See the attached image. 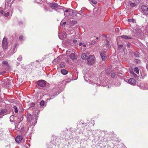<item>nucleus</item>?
<instances>
[{"label":"nucleus","instance_id":"nucleus-34","mask_svg":"<svg viewBox=\"0 0 148 148\" xmlns=\"http://www.w3.org/2000/svg\"><path fill=\"white\" fill-rule=\"evenodd\" d=\"M115 31L117 32H119V29L118 28H116L115 29Z\"/></svg>","mask_w":148,"mask_h":148},{"label":"nucleus","instance_id":"nucleus-26","mask_svg":"<svg viewBox=\"0 0 148 148\" xmlns=\"http://www.w3.org/2000/svg\"><path fill=\"white\" fill-rule=\"evenodd\" d=\"M134 54L135 56L136 57H138V53L137 52L134 53Z\"/></svg>","mask_w":148,"mask_h":148},{"label":"nucleus","instance_id":"nucleus-20","mask_svg":"<svg viewBox=\"0 0 148 148\" xmlns=\"http://www.w3.org/2000/svg\"><path fill=\"white\" fill-rule=\"evenodd\" d=\"M16 44H15L13 46V53H14L16 52V50H15V48L16 47Z\"/></svg>","mask_w":148,"mask_h":148},{"label":"nucleus","instance_id":"nucleus-30","mask_svg":"<svg viewBox=\"0 0 148 148\" xmlns=\"http://www.w3.org/2000/svg\"><path fill=\"white\" fill-rule=\"evenodd\" d=\"M23 38V36L22 35H21L20 36L19 39L20 40H21Z\"/></svg>","mask_w":148,"mask_h":148},{"label":"nucleus","instance_id":"nucleus-42","mask_svg":"<svg viewBox=\"0 0 148 148\" xmlns=\"http://www.w3.org/2000/svg\"><path fill=\"white\" fill-rule=\"evenodd\" d=\"M61 10H62V11H64V10H63V9H60ZM64 15H65V13H64Z\"/></svg>","mask_w":148,"mask_h":148},{"label":"nucleus","instance_id":"nucleus-4","mask_svg":"<svg viewBox=\"0 0 148 148\" xmlns=\"http://www.w3.org/2000/svg\"><path fill=\"white\" fill-rule=\"evenodd\" d=\"M106 51H102L101 52L100 56L103 60L105 61L107 60L106 54Z\"/></svg>","mask_w":148,"mask_h":148},{"label":"nucleus","instance_id":"nucleus-50","mask_svg":"<svg viewBox=\"0 0 148 148\" xmlns=\"http://www.w3.org/2000/svg\"><path fill=\"white\" fill-rule=\"evenodd\" d=\"M36 1H37V2H38V0H36Z\"/></svg>","mask_w":148,"mask_h":148},{"label":"nucleus","instance_id":"nucleus-19","mask_svg":"<svg viewBox=\"0 0 148 148\" xmlns=\"http://www.w3.org/2000/svg\"><path fill=\"white\" fill-rule=\"evenodd\" d=\"M13 110H14V111L16 113H17L18 112V110L17 107L16 106H14L13 108Z\"/></svg>","mask_w":148,"mask_h":148},{"label":"nucleus","instance_id":"nucleus-17","mask_svg":"<svg viewBox=\"0 0 148 148\" xmlns=\"http://www.w3.org/2000/svg\"><path fill=\"white\" fill-rule=\"evenodd\" d=\"M134 70L137 74H138L139 73V70H138V68L137 67H135L134 68Z\"/></svg>","mask_w":148,"mask_h":148},{"label":"nucleus","instance_id":"nucleus-37","mask_svg":"<svg viewBox=\"0 0 148 148\" xmlns=\"http://www.w3.org/2000/svg\"><path fill=\"white\" fill-rule=\"evenodd\" d=\"M3 10H1L0 12V13L1 14H3Z\"/></svg>","mask_w":148,"mask_h":148},{"label":"nucleus","instance_id":"nucleus-11","mask_svg":"<svg viewBox=\"0 0 148 148\" xmlns=\"http://www.w3.org/2000/svg\"><path fill=\"white\" fill-rule=\"evenodd\" d=\"M23 138L21 136H18L15 138V140L16 141L19 143L20 142Z\"/></svg>","mask_w":148,"mask_h":148},{"label":"nucleus","instance_id":"nucleus-2","mask_svg":"<svg viewBox=\"0 0 148 148\" xmlns=\"http://www.w3.org/2000/svg\"><path fill=\"white\" fill-rule=\"evenodd\" d=\"M95 58L94 56H89L87 59V63L88 64L92 65L93 64L95 61Z\"/></svg>","mask_w":148,"mask_h":148},{"label":"nucleus","instance_id":"nucleus-31","mask_svg":"<svg viewBox=\"0 0 148 148\" xmlns=\"http://www.w3.org/2000/svg\"><path fill=\"white\" fill-rule=\"evenodd\" d=\"M92 2L94 4H96L97 3V2L95 0H92Z\"/></svg>","mask_w":148,"mask_h":148},{"label":"nucleus","instance_id":"nucleus-40","mask_svg":"<svg viewBox=\"0 0 148 148\" xmlns=\"http://www.w3.org/2000/svg\"><path fill=\"white\" fill-rule=\"evenodd\" d=\"M7 1V0H6L5 1V3L7 5H9V3H8V2H7V3H6V2Z\"/></svg>","mask_w":148,"mask_h":148},{"label":"nucleus","instance_id":"nucleus-24","mask_svg":"<svg viewBox=\"0 0 148 148\" xmlns=\"http://www.w3.org/2000/svg\"><path fill=\"white\" fill-rule=\"evenodd\" d=\"M115 75H116L115 73H112L111 74V76L112 78L114 77H115Z\"/></svg>","mask_w":148,"mask_h":148},{"label":"nucleus","instance_id":"nucleus-49","mask_svg":"<svg viewBox=\"0 0 148 148\" xmlns=\"http://www.w3.org/2000/svg\"><path fill=\"white\" fill-rule=\"evenodd\" d=\"M105 37H106V38H107V36H105Z\"/></svg>","mask_w":148,"mask_h":148},{"label":"nucleus","instance_id":"nucleus-12","mask_svg":"<svg viewBox=\"0 0 148 148\" xmlns=\"http://www.w3.org/2000/svg\"><path fill=\"white\" fill-rule=\"evenodd\" d=\"M7 114V110L6 109L1 110L0 112V115H5Z\"/></svg>","mask_w":148,"mask_h":148},{"label":"nucleus","instance_id":"nucleus-23","mask_svg":"<svg viewBox=\"0 0 148 148\" xmlns=\"http://www.w3.org/2000/svg\"><path fill=\"white\" fill-rule=\"evenodd\" d=\"M134 21H135V20L133 18L132 19H128V21L129 22H132L133 23H134Z\"/></svg>","mask_w":148,"mask_h":148},{"label":"nucleus","instance_id":"nucleus-44","mask_svg":"<svg viewBox=\"0 0 148 148\" xmlns=\"http://www.w3.org/2000/svg\"><path fill=\"white\" fill-rule=\"evenodd\" d=\"M83 46L84 47H86V44H84L83 45Z\"/></svg>","mask_w":148,"mask_h":148},{"label":"nucleus","instance_id":"nucleus-7","mask_svg":"<svg viewBox=\"0 0 148 148\" xmlns=\"http://www.w3.org/2000/svg\"><path fill=\"white\" fill-rule=\"evenodd\" d=\"M136 82V80L133 78H130L128 80V83L132 85H135Z\"/></svg>","mask_w":148,"mask_h":148},{"label":"nucleus","instance_id":"nucleus-47","mask_svg":"<svg viewBox=\"0 0 148 148\" xmlns=\"http://www.w3.org/2000/svg\"><path fill=\"white\" fill-rule=\"evenodd\" d=\"M20 63H18L17 64V65H19V64Z\"/></svg>","mask_w":148,"mask_h":148},{"label":"nucleus","instance_id":"nucleus-36","mask_svg":"<svg viewBox=\"0 0 148 148\" xmlns=\"http://www.w3.org/2000/svg\"><path fill=\"white\" fill-rule=\"evenodd\" d=\"M77 42V40H73V42L75 43H76Z\"/></svg>","mask_w":148,"mask_h":148},{"label":"nucleus","instance_id":"nucleus-13","mask_svg":"<svg viewBox=\"0 0 148 148\" xmlns=\"http://www.w3.org/2000/svg\"><path fill=\"white\" fill-rule=\"evenodd\" d=\"M2 64L7 67L9 68L10 66L8 64V61L6 60L3 61L2 62Z\"/></svg>","mask_w":148,"mask_h":148},{"label":"nucleus","instance_id":"nucleus-18","mask_svg":"<svg viewBox=\"0 0 148 148\" xmlns=\"http://www.w3.org/2000/svg\"><path fill=\"white\" fill-rule=\"evenodd\" d=\"M70 23L71 24L75 25L77 23V22L76 21L72 20V21H71Z\"/></svg>","mask_w":148,"mask_h":148},{"label":"nucleus","instance_id":"nucleus-45","mask_svg":"<svg viewBox=\"0 0 148 148\" xmlns=\"http://www.w3.org/2000/svg\"><path fill=\"white\" fill-rule=\"evenodd\" d=\"M131 73L132 74H133V72H134L133 71H132L131 72Z\"/></svg>","mask_w":148,"mask_h":148},{"label":"nucleus","instance_id":"nucleus-22","mask_svg":"<svg viewBox=\"0 0 148 148\" xmlns=\"http://www.w3.org/2000/svg\"><path fill=\"white\" fill-rule=\"evenodd\" d=\"M45 102L44 101H42L40 103V105L41 106H44V104H45Z\"/></svg>","mask_w":148,"mask_h":148},{"label":"nucleus","instance_id":"nucleus-15","mask_svg":"<svg viewBox=\"0 0 148 148\" xmlns=\"http://www.w3.org/2000/svg\"><path fill=\"white\" fill-rule=\"evenodd\" d=\"M105 44L106 45V47L107 48H110L111 46L109 44V41L108 40H106V42H105Z\"/></svg>","mask_w":148,"mask_h":148},{"label":"nucleus","instance_id":"nucleus-35","mask_svg":"<svg viewBox=\"0 0 148 148\" xmlns=\"http://www.w3.org/2000/svg\"><path fill=\"white\" fill-rule=\"evenodd\" d=\"M70 9H69L68 10H65V12H70Z\"/></svg>","mask_w":148,"mask_h":148},{"label":"nucleus","instance_id":"nucleus-28","mask_svg":"<svg viewBox=\"0 0 148 148\" xmlns=\"http://www.w3.org/2000/svg\"><path fill=\"white\" fill-rule=\"evenodd\" d=\"M17 60L18 61H21L22 60V57L21 56H19Z\"/></svg>","mask_w":148,"mask_h":148},{"label":"nucleus","instance_id":"nucleus-33","mask_svg":"<svg viewBox=\"0 0 148 148\" xmlns=\"http://www.w3.org/2000/svg\"><path fill=\"white\" fill-rule=\"evenodd\" d=\"M66 22H64L63 23V24H62L61 23L60 24L62 26H64V25L66 24Z\"/></svg>","mask_w":148,"mask_h":148},{"label":"nucleus","instance_id":"nucleus-27","mask_svg":"<svg viewBox=\"0 0 148 148\" xmlns=\"http://www.w3.org/2000/svg\"><path fill=\"white\" fill-rule=\"evenodd\" d=\"M96 42L95 40H92L91 43V44L94 45V44H95V43Z\"/></svg>","mask_w":148,"mask_h":148},{"label":"nucleus","instance_id":"nucleus-14","mask_svg":"<svg viewBox=\"0 0 148 148\" xmlns=\"http://www.w3.org/2000/svg\"><path fill=\"white\" fill-rule=\"evenodd\" d=\"M68 72V71L67 70L64 69H62L61 71V73L64 75H66L67 74Z\"/></svg>","mask_w":148,"mask_h":148},{"label":"nucleus","instance_id":"nucleus-48","mask_svg":"<svg viewBox=\"0 0 148 148\" xmlns=\"http://www.w3.org/2000/svg\"><path fill=\"white\" fill-rule=\"evenodd\" d=\"M45 9H46V10H47H47H47V9H46V8H45Z\"/></svg>","mask_w":148,"mask_h":148},{"label":"nucleus","instance_id":"nucleus-6","mask_svg":"<svg viewBox=\"0 0 148 148\" xmlns=\"http://www.w3.org/2000/svg\"><path fill=\"white\" fill-rule=\"evenodd\" d=\"M141 8L145 14H148V8L147 6L145 5H142Z\"/></svg>","mask_w":148,"mask_h":148},{"label":"nucleus","instance_id":"nucleus-10","mask_svg":"<svg viewBox=\"0 0 148 148\" xmlns=\"http://www.w3.org/2000/svg\"><path fill=\"white\" fill-rule=\"evenodd\" d=\"M77 56L75 53H72L69 56V58L72 60H74L76 59L77 58Z\"/></svg>","mask_w":148,"mask_h":148},{"label":"nucleus","instance_id":"nucleus-3","mask_svg":"<svg viewBox=\"0 0 148 148\" xmlns=\"http://www.w3.org/2000/svg\"><path fill=\"white\" fill-rule=\"evenodd\" d=\"M37 84L38 85V87L39 88H41L42 87H45L46 85V82L43 80H39Z\"/></svg>","mask_w":148,"mask_h":148},{"label":"nucleus","instance_id":"nucleus-16","mask_svg":"<svg viewBox=\"0 0 148 148\" xmlns=\"http://www.w3.org/2000/svg\"><path fill=\"white\" fill-rule=\"evenodd\" d=\"M121 37L122 38H123L125 39H131V38H132L131 37L128 36H126V35H123V36H121Z\"/></svg>","mask_w":148,"mask_h":148},{"label":"nucleus","instance_id":"nucleus-8","mask_svg":"<svg viewBox=\"0 0 148 148\" xmlns=\"http://www.w3.org/2000/svg\"><path fill=\"white\" fill-rule=\"evenodd\" d=\"M49 6L52 8H57L60 6L56 3H49Z\"/></svg>","mask_w":148,"mask_h":148},{"label":"nucleus","instance_id":"nucleus-29","mask_svg":"<svg viewBox=\"0 0 148 148\" xmlns=\"http://www.w3.org/2000/svg\"><path fill=\"white\" fill-rule=\"evenodd\" d=\"M123 47V45H119L118 46V49H121V48H122Z\"/></svg>","mask_w":148,"mask_h":148},{"label":"nucleus","instance_id":"nucleus-1","mask_svg":"<svg viewBox=\"0 0 148 148\" xmlns=\"http://www.w3.org/2000/svg\"><path fill=\"white\" fill-rule=\"evenodd\" d=\"M26 117L27 121L30 122L32 125H35L37 123V119L35 115H31L29 113H27Z\"/></svg>","mask_w":148,"mask_h":148},{"label":"nucleus","instance_id":"nucleus-21","mask_svg":"<svg viewBox=\"0 0 148 148\" xmlns=\"http://www.w3.org/2000/svg\"><path fill=\"white\" fill-rule=\"evenodd\" d=\"M4 16L5 17H7L9 15L10 13L8 12H5L4 13Z\"/></svg>","mask_w":148,"mask_h":148},{"label":"nucleus","instance_id":"nucleus-25","mask_svg":"<svg viewBox=\"0 0 148 148\" xmlns=\"http://www.w3.org/2000/svg\"><path fill=\"white\" fill-rule=\"evenodd\" d=\"M130 5L132 7H136V5L133 3H132L130 4Z\"/></svg>","mask_w":148,"mask_h":148},{"label":"nucleus","instance_id":"nucleus-46","mask_svg":"<svg viewBox=\"0 0 148 148\" xmlns=\"http://www.w3.org/2000/svg\"><path fill=\"white\" fill-rule=\"evenodd\" d=\"M98 38H98V37H96V39H98Z\"/></svg>","mask_w":148,"mask_h":148},{"label":"nucleus","instance_id":"nucleus-43","mask_svg":"<svg viewBox=\"0 0 148 148\" xmlns=\"http://www.w3.org/2000/svg\"><path fill=\"white\" fill-rule=\"evenodd\" d=\"M82 43H80L79 44V46H81L82 45Z\"/></svg>","mask_w":148,"mask_h":148},{"label":"nucleus","instance_id":"nucleus-41","mask_svg":"<svg viewBox=\"0 0 148 148\" xmlns=\"http://www.w3.org/2000/svg\"><path fill=\"white\" fill-rule=\"evenodd\" d=\"M64 38H66V34H64Z\"/></svg>","mask_w":148,"mask_h":148},{"label":"nucleus","instance_id":"nucleus-38","mask_svg":"<svg viewBox=\"0 0 148 148\" xmlns=\"http://www.w3.org/2000/svg\"><path fill=\"white\" fill-rule=\"evenodd\" d=\"M35 104L34 103H31V106H34Z\"/></svg>","mask_w":148,"mask_h":148},{"label":"nucleus","instance_id":"nucleus-5","mask_svg":"<svg viewBox=\"0 0 148 148\" xmlns=\"http://www.w3.org/2000/svg\"><path fill=\"white\" fill-rule=\"evenodd\" d=\"M8 47V43L6 38H4L2 42V47L3 49H6Z\"/></svg>","mask_w":148,"mask_h":148},{"label":"nucleus","instance_id":"nucleus-32","mask_svg":"<svg viewBox=\"0 0 148 148\" xmlns=\"http://www.w3.org/2000/svg\"><path fill=\"white\" fill-rule=\"evenodd\" d=\"M133 75L134 76V77H136L137 76V75L135 74L134 72H133Z\"/></svg>","mask_w":148,"mask_h":148},{"label":"nucleus","instance_id":"nucleus-39","mask_svg":"<svg viewBox=\"0 0 148 148\" xmlns=\"http://www.w3.org/2000/svg\"><path fill=\"white\" fill-rule=\"evenodd\" d=\"M127 46L128 47V48H129L130 47V45L128 44H127Z\"/></svg>","mask_w":148,"mask_h":148},{"label":"nucleus","instance_id":"nucleus-9","mask_svg":"<svg viewBox=\"0 0 148 148\" xmlns=\"http://www.w3.org/2000/svg\"><path fill=\"white\" fill-rule=\"evenodd\" d=\"M89 54L88 53H84L82 54L81 57L82 59L85 60L88 58Z\"/></svg>","mask_w":148,"mask_h":148}]
</instances>
